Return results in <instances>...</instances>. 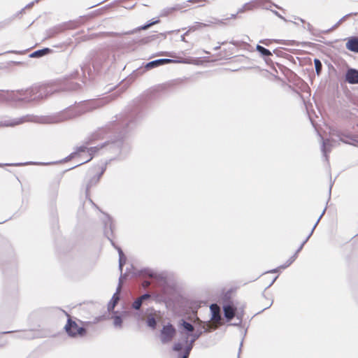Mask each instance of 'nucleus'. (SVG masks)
Returning <instances> with one entry per match:
<instances>
[{
	"mask_svg": "<svg viewBox=\"0 0 358 358\" xmlns=\"http://www.w3.org/2000/svg\"><path fill=\"white\" fill-rule=\"evenodd\" d=\"M64 330L68 336L72 338L83 337L87 334L85 323L80 320H73L69 315Z\"/></svg>",
	"mask_w": 358,
	"mask_h": 358,
	"instance_id": "obj_1",
	"label": "nucleus"
},
{
	"mask_svg": "<svg viewBox=\"0 0 358 358\" xmlns=\"http://www.w3.org/2000/svg\"><path fill=\"white\" fill-rule=\"evenodd\" d=\"M101 176V173L96 168H91L87 171L83 180L87 192L99 182Z\"/></svg>",
	"mask_w": 358,
	"mask_h": 358,
	"instance_id": "obj_2",
	"label": "nucleus"
},
{
	"mask_svg": "<svg viewBox=\"0 0 358 358\" xmlns=\"http://www.w3.org/2000/svg\"><path fill=\"white\" fill-rule=\"evenodd\" d=\"M176 329L171 324L166 325L161 331V341L166 343L172 341L176 335Z\"/></svg>",
	"mask_w": 358,
	"mask_h": 358,
	"instance_id": "obj_3",
	"label": "nucleus"
},
{
	"mask_svg": "<svg viewBox=\"0 0 358 358\" xmlns=\"http://www.w3.org/2000/svg\"><path fill=\"white\" fill-rule=\"evenodd\" d=\"M99 148L96 147H92V148H87L85 146H80L77 149L75 155H80L83 152H87L88 154V158L86 159V162L90 161L93 155L95 152H96L99 150Z\"/></svg>",
	"mask_w": 358,
	"mask_h": 358,
	"instance_id": "obj_4",
	"label": "nucleus"
},
{
	"mask_svg": "<svg viewBox=\"0 0 358 358\" xmlns=\"http://www.w3.org/2000/svg\"><path fill=\"white\" fill-rule=\"evenodd\" d=\"M345 80L350 84L358 83V71L354 69H350L345 74Z\"/></svg>",
	"mask_w": 358,
	"mask_h": 358,
	"instance_id": "obj_5",
	"label": "nucleus"
},
{
	"mask_svg": "<svg viewBox=\"0 0 358 358\" xmlns=\"http://www.w3.org/2000/svg\"><path fill=\"white\" fill-rule=\"evenodd\" d=\"M210 310L213 313L212 322L214 324H219L221 322V316L220 314V307L217 304H212L210 306Z\"/></svg>",
	"mask_w": 358,
	"mask_h": 358,
	"instance_id": "obj_6",
	"label": "nucleus"
},
{
	"mask_svg": "<svg viewBox=\"0 0 358 358\" xmlns=\"http://www.w3.org/2000/svg\"><path fill=\"white\" fill-rule=\"evenodd\" d=\"M259 302L261 303L262 310H264L268 308L271 306L273 299L271 296V294L266 295V294H264L261 297Z\"/></svg>",
	"mask_w": 358,
	"mask_h": 358,
	"instance_id": "obj_7",
	"label": "nucleus"
},
{
	"mask_svg": "<svg viewBox=\"0 0 358 358\" xmlns=\"http://www.w3.org/2000/svg\"><path fill=\"white\" fill-rule=\"evenodd\" d=\"M346 48L352 52H358V38H350L346 43Z\"/></svg>",
	"mask_w": 358,
	"mask_h": 358,
	"instance_id": "obj_8",
	"label": "nucleus"
},
{
	"mask_svg": "<svg viewBox=\"0 0 358 358\" xmlns=\"http://www.w3.org/2000/svg\"><path fill=\"white\" fill-rule=\"evenodd\" d=\"M236 309L231 305H227L224 306V316L228 320H231L235 315Z\"/></svg>",
	"mask_w": 358,
	"mask_h": 358,
	"instance_id": "obj_9",
	"label": "nucleus"
},
{
	"mask_svg": "<svg viewBox=\"0 0 358 358\" xmlns=\"http://www.w3.org/2000/svg\"><path fill=\"white\" fill-rule=\"evenodd\" d=\"M61 120H66L68 119L73 118V117H75V108H68L66 110L63 111L61 113Z\"/></svg>",
	"mask_w": 358,
	"mask_h": 358,
	"instance_id": "obj_10",
	"label": "nucleus"
},
{
	"mask_svg": "<svg viewBox=\"0 0 358 358\" xmlns=\"http://www.w3.org/2000/svg\"><path fill=\"white\" fill-rule=\"evenodd\" d=\"M303 245V243L299 246V248L296 250L294 254L289 259L287 264L283 266V268H286L289 266L296 258L299 252L302 249Z\"/></svg>",
	"mask_w": 358,
	"mask_h": 358,
	"instance_id": "obj_11",
	"label": "nucleus"
},
{
	"mask_svg": "<svg viewBox=\"0 0 358 358\" xmlns=\"http://www.w3.org/2000/svg\"><path fill=\"white\" fill-rule=\"evenodd\" d=\"M257 50L264 56H270L272 55L270 50L259 45L257 46Z\"/></svg>",
	"mask_w": 358,
	"mask_h": 358,
	"instance_id": "obj_12",
	"label": "nucleus"
},
{
	"mask_svg": "<svg viewBox=\"0 0 358 358\" xmlns=\"http://www.w3.org/2000/svg\"><path fill=\"white\" fill-rule=\"evenodd\" d=\"M50 49L48 48H45V49H43V50H37L36 52H34L33 54H32V56H35V57H41L43 55H45V54L47 53H49L50 52Z\"/></svg>",
	"mask_w": 358,
	"mask_h": 358,
	"instance_id": "obj_13",
	"label": "nucleus"
},
{
	"mask_svg": "<svg viewBox=\"0 0 358 358\" xmlns=\"http://www.w3.org/2000/svg\"><path fill=\"white\" fill-rule=\"evenodd\" d=\"M161 64H160L159 59H157V60H155V61H152V62H150L146 64V66H145V68L148 69H152V68L159 66Z\"/></svg>",
	"mask_w": 358,
	"mask_h": 358,
	"instance_id": "obj_14",
	"label": "nucleus"
},
{
	"mask_svg": "<svg viewBox=\"0 0 358 358\" xmlns=\"http://www.w3.org/2000/svg\"><path fill=\"white\" fill-rule=\"evenodd\" d=\"M11 332L12 331L0 333V348L3 347L7 343V341L4 338L3 335L5 334L11 333Z\"/></svg>",
	"mask_w": 358,
	"mask_h": 358,
	"instance_id": "obj_15",
	"label": "nucleus"
},
{
	"mask_svg": "<svg viewBox=\"0 0 358 358\" xmlns=\"http://www.w3.org/2000/svg\"><path fill=\"white\" fill-rule=\"evenodd\" d=\"M314 63H315L316 72L317 74H319L322 69V64H321L320 61L317 59H315Z\"/></svg>",
	"mask_w": 358,
	"mask_h": 358,
	"instance_id": "obj_16",
	"label": "nucleus"
},
{
	"mask_svg": "<svg viewBox=\"0 0 358 358\" xmlns=\"http://www.w3.org/2000/svg\"><path fill=\"white\" fill-rule=\"evenodd\" d=\"M142 300L140 299V298H138L134 303H133V308L136 309V310H138L141 305H142Z\"/></svg>",
	"mask_w": 358,
	"mask_h": 358,
	"instance_id": "obj_17",
	"label": "nucleus"
},
{
	"mask_svg": "<svg viewBox=\"0 0 358 358\" xmlns=\"http://www.w3.org/2000/svg\"><path fill=\"white\" fill-rule=\"evenodd\" d=\"M147 324L149 327L155 328L157 322L154 317H149L147 320Z\"/></svg>",
	"mask_w": 358,
	"mask_h": 358,
	"instance_id": "obj_18",
	"label": "nucleus"
},
{
	"mask_svg": "<svg viewBox=\"0 0 358 358\" xmlns=\"http://www.w3.org/2000/svg\"><path fill=\"white\" fill-rule=\"evenodd\" d=\"M182 326L185 329H186L188 331H194V327L187 322H183Z\"/></svg>",
	"mask_w": 358,
	"mask_h": 358,
	"instance_id": "obj_19",
	"label": "nucleus"
},
{
	"mask_svg": "<svg viewBox=\"0 0 358 358\" xmlns=\"http://www.w3.org/2000/svg\"><path fill=\"white\" fill-rule=\"evenodd\" d=\"M122 319L119 316H116L115 318H114V324L115 326H121V324H122Z\"/></svg>",
	"mask_w": 358,
	"mask_h": 358,
	"instance_id": "obj_20",
	"label": "nucleus"
},
{
	"mask_svg": "<svg viewBox=\"0 0 358 358\" xmlns=\"http://www.w3.org/2000/svg\"><path fill=\"white\" fill-rule=\"evenodd\" d=\"M182 348V345L180 343H176L174 345H173V350L174 351H176V352H178V351H180Z\"/></svg>",
	"mask_w": 358,
	"mask_h": 358,
	"instance_id": "obj_21",
	"label": "nucleus"
},
{
	"mask_svg": "<svg viewBox=\"0 0 358 358\" xmlns=\"http://www.w3.org/2000/svg\"><path fill=\"white\" fill-rule=\"evenodd\" d=\"M160 64L164 65L172 62L171 59H159Z\"/></svg>",
	"mask_w": 358,
	"mask_h": 358,
	"instance_id": "obj_22",
	"label": "nucleus"
},
{
	"mask_svg": "<svg viewBox=\"0 0 358 358\" xmlns=\"http://www.w3.org/2000/svg\"><path fill=\"white\" fill-rule=\"evenodd\" d=\"M142 301L146 300V299H148L150 298V295L149 294H145L143 295H142L141 296L139 297Z\"/></svg>",
	"mask_w": 358,
	"mask_h": 358,
	"instance_id": "obj_23",
	"label": "nucleus"
},
{
	"mask_svg": "<svg viewBox=\"0 0 358 358\" xmlns=\"http://www.w3.org/2000/svg\"><path fill=\"white\" fill-rule=\"evenodd\" d=\"M150 285V281H148V280H145L142 282V286L144 288H147L148 287H149Z\"/></svg>",
	"mask_w": 358,
	"mask_h": 358,
	"instance_id": "obj_24",
	"label": "nucleus"
},
{
	"mask_svg": "<svg viewBox=\"0 0 358 358\" xmlns=\"http://www.w3.org/2000/svg\"><path fill=\"white\" fill-rule=\"evenodd\" d=\"M113 299L114 300V303H116L119 300V297L117 294H114Z\"/></svg>",
	"mask_w": 358,
	"mask_h": 358,
	"instance_id": "obj_25",
	"label": "nucleus"
},
{
	"mask_svg": "<svg viewBox=\"0 0 358 358\" xmlns=\"http://www.w3.org/2000/svg\"><path fill=\"white\" fill-rule=\"evenodd\" d=\"M189 355V352H187V351H185V353H184L182 357L188 358Z\"/></svg>",
	"mask_w": 358,
	"mask_h": 358,
	"instance_id": "obj_26",
	"label": "nucleus"
},
{
	"mask_svg": "<svg viewBox=\"0 0 358 358\" xmlns=\"http://www.w3.org/2000/svg\"><path fill=\"white\" fill-rule=\"evenodd\" d=\"M266 278H267V275H266V274H265V275H262V276L260 278V279H259V280H260L261 281H263V280H264Z\"/></svg>",
	"mask_w": 358,
	"mask_h": 358,
	"instance_id": "obj_27",
	"label": "nucleus"
},
{
	"mask_svg": "<svg viewBox=\"0 0 358 358\" xmlns=\"http://www.w3.org/2000/svg\"><path fill=\"white\" fill-rule=\"evenodd\" d=\"M192 350V347L189 346L185 349V351L189 352L190 353V351Z\"/></svg>",
	"mask_w": 358,
	"mask_h": 358,
	"instance_id": "obj_28",
	"label": "nucleus"
},
{
	"mask_svg": "<svg viewBox=\"0 0 358 358\" xmlns=\"http://www.w3.org/2000/svg\"><path fill=\"white\" fill-rule=\"evenodd\" d=\"M151 24H150L145 25V26L143 27V28H142V29H145L148 28Z\"/></svg>",
	"mask_w": 358,
	"mask_h": 358,
	"instance_id": "obj_29",
	"label": "nucleus"
},
{
	"mask_svg": "<svg viewBox=\"0 0 358 358\" xmlns=\"http://www.w3.org/2000/svg\"><path fill=\"white\" fill-rule=\"evenodd\" d=\"M274 280H275V279H273V280L271 281V282L268 284V286H271V285L273 283Z\"/></svg>",
	"mask_w": 358,
	"mask_h": 358,
	"instance_id": "obj_30",
	"label": "nucleus"
},
{
	"mask_svg": "<svg viewBox=\"0 0 358 358\" xmlns=\"http://www.w3.org/2000/svg\"><path fill=\"white\" fill-rule=\"evenodd\" d=\"M150 277L152 278L153 277V275L152 274H150L149 275Z\"/></svg>",
	"mask_w": 358,
	"mask_h": 358,
	"instance_id": "obj_31",
	"label": "nucleus"
},
{
	"mask_svg": "<svg viewBox=\"0 0 358 358\" xmlns=\"http://www.w3.org/2000/svg\"><path fill=\"white\" fill-rule=\"evenodd\" d=\"M182 358H186V357H182Z\"/></svg>",
	"mask_w": 358,
	"mask_h": 358,
	"instance_id": "obj_32",
	"label": "nucleus"
}]
</instances>
